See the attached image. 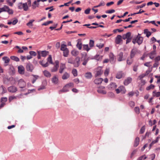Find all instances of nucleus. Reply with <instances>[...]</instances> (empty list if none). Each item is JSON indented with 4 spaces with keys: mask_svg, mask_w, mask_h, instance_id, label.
Listing matches in <instances>:
<instances>
[{
    "mask_svg": "<svg viewBox=\"0 0 160 160\" xmlns=\"http://www.w3.org/2000/svg\"><path fill=\"white\" fill-rule=\"evenodd\" d=\"M143 40V38L141 37L140 35L138 34L136 37L133 39L132 42L134 44L136 43H137L139 45L142 43Z\"/></svg>",
    "mask_w": 160,
    "mask_h": 160,
    "instance_id": "1",
    "label": "nucleus"
},
{
    "mask_svg": "<svg viewBox=\"0 0 160 160\" xmlns=\"http://www.w3.org/2000/svg\"><path fill=\"white\" fill-rule=\"evenodd\" d=\"M18 7L19 9H23L25 11H27L28 9V4L26 2L23 3H19L18 4Z\"/></svg>",
    "mask_w": 160,
    "mask_h": 160,
    "instance_id": "2",
    "label": "nucleus"
},
{
    "mask_svg": "<svg viewBox=\"0 0 160 160\" xmlns=\"http://www.w3.org/2000/svg\"><path fill=\"white\" fill-rule=\"evenodd\" d=\"M33 69V66L31 63L28 62L26 64V69L27 71L32 72Z\"/></svg>",
    "mask_w": 160,
    "mask_h": 160,
    "instance_id": "3",
    "label": "nucleus"
},
{
    "mask_svg": "<svg viewBox=\"0 0 160 160\" xmlns=\"http://www.w3.org/2000/svg\"><path fill=\"white\" fill-rule=\"evenodd\" d=\"M80 58L78 57H77L74 60L73 65L74 67H78L80 64Z\"/></svg>",
    "mask_w": 160,
    "mask_h": 160,
    "instance_id": "4",
    "label": "nucleus"
},
{
    "mask_svg": "<svg viewBox=\"0 0 160 160\" xmlns=\"http://www.w3.org/2000/svg\"><path fill=\"white\" fill-rule=\"evenodd\" d=\"M18 85L20 88H23L25 87L26 83L23 79H21L18 81Z\"/></svg>",
    "mask_w": 160,
    "mask_h": 160,
    "instance_id": "5",
    "label": "nucleus"
},
{
    "mask_svg": "<svg viewBox=\"0 0 160 160\" xmlns=\"http://www.w3.org/2000/svg\"><path fill=\"white\" fill-rule=\"evenodd\" d=\"M8 90L10 92L13 93L16 92L18 89L17 87L14 86H11L9 87L8 88Z\"/></svg>",
    "mask_w": 160,
    "mask_h": 160,
    "instance_id": "6",
    "label": "nucleus"
},
{
    "mask_svg": "<svg viewBox=\"0 0 160 160\" xmlns=\"http://www.w3.org/2000/svg\"><path fill=\"white\" fill-rule=\"evenodd\" d=\"M18 72L21 74H23L25 72L24 67L22 65L18 67Z\"/></svg>",
    "mask_w": 160,
    "mask_h": 160,
    "instance_id": "7",
    "label": "nucleus"
},
{
    "mask_svg": "<svg viewBox=\"0 0 160 160\" xmlns=\"http://www.w3.org/2000/svg\"><path fill=\"white\" fill-rule=\"evenodd\" d=\"M103 71L102 70L101 68L100 67H98L97 68L95 76V77H97L98 76L101 75Z\"/></svg>",
    "mask_w": 160,
    "mask_h": 160,
    "instance_id": "8",
    "label": "nucleus"
},
{
    "mask_svg": "<svg viewBox=\"0 0 160 160\" xmlns=\"http://www.w3.org/2000/svg\"><path fill=\"white\" fill-rule=\"evenodd\" d=\"M104 88V86H100L98 88L97 90V91L99 93H101L103 94H106V92L103 90V89Z\"/></svg>",
    "mask_w": 160,
    "mask_h": 160,
    "instance_id": "9",
    "label": "nucleus"
},
{
    "mask_svg": "<svg viewBox=\"0 0 160 160\" xmlns=\"http://www.w3.org/2000/svg\"><path fill=\"white\" fill-rule=\"evenodd\" d=\"M138 52V50L136 48H134L132 49L130 53V58H133Z\"/></svg>",
    "mask_w": 160,
    "mask_h": 160,
    "instance_id": "10",
    "label": "nucleus"
},
{
    "mask_svg": "<svg viewBox=\"0 0 160 160\" xmlns=\"http://www.w3.org/2000/svg\"><path fill=\"white\" fill-rule=\"evenodd\" d=\"M52 82L54 84H57L58 83V78L57 75L54 76L52 78Z\"/></svg>",
    "mask_w": 160,
    "mask_h": 160,
    "instance_id": "11",
    "label": "nucleus"
},
{
    "mask_svg": "<svg viewBox=\"0 0 160 160\" xmlns=\"http://www.w3.org/2000/svg\"><path fill=\"white\" fill-rule=\"evenodd\" d=\"M109 60L110 62L112 63H113L114 62L115 58L113 54L112 53H110L109 54Z\"/></svg>",
    "mask_w": 160,
    "mask_h": 160,
    "instance_id": "12",
    "label": "nucleus"
},
{
    "mask_svg": "<svg viewBox=\"0 0 160 160\" xmlns=\"http://www.w3.org/2000/svg\"><path fill=\"white\" fill-rule=\"evenodd\" d=\"M118 61L120 62L125 59V58L123 57V53L122 52H120L118 55Z\"/></svg>",
    "mask_w": 160,
    "mask_h": 160,
    "instance_id": "13",
    "label": "nucleus"
},
{
    "mask_svg": "<svg viewBox=\"0 0 160 160\" xmlns=\"http://www.w3.org/2000/svg\"><path fill=\"white\" fill-rule=\"evenodd\" d=\"M66 68V65L65 64L61 63L60 64V68L59 69V72L62 73L63 70Z\"/></svg>",
    "mask_w": 160,
    "mask_h": 160,
    "instance_id": "14",
    "label": "nucleus"
},
{
    "mask_svg": "<svg viewBox=\"0 0 160 160\" xmlns=\"http://www.w3.org/2000/svg\"><path fill=\"white\" fill-rule=\"evenodd\" d=\"M69 74L66 72H65L62 75V78L63 80H65L68 79L69 78Z\"/></svg>",
    "mask_w": 160,
    "mask_h": 160,
    "instance_id": "15",
    "label": "nucleus"
},
{
    "mask_svg": "<svg viewBox=\"0 0 160 160\" xmlns=\"http://www.w3.org/2000/svg\"><path fill=\"white\" fill-rule=\"evenodd\" d=\"M43 73L44 76L48 78H49L51 76V73L48 71L45 70L42 72Z\"/></svg>",
    "mask_w": 160,
    "mask_h": 160,
    "instance_id": "16",
    "label": "nucleus"
},
{
    "mask_svg": "<svg viewBox=\"0 0 160 160\" xmlns=\"http://www.w3.org/2000/svg\"><path fill=\"white\" fill-rule=\"evenodd\" d=\"M132 81V78L130 77H128L126 79L124 82V84L125 85H127L129 84Z\"/></svg>",
    "mask_w": 160,
    "mask_h": 160,
    "instance_id": "17",
    "label": "nucleus"
},
{
    "mask_svg": "<svg viewBox=\"0 0 160 160\" xmlns=\"http://www.w3.org/2000/svg\"><path fill=\"white\" fill-rule=\"evenodd\" d=\"M103 80L102 78H97L94 80V82L95 84H99L102 82Z\"/></svg>",
    "mask_w": 160,
    "mask_h": 160,
    "instance_id": "18",
    "label": "nucleus"
},
{
    "mask_svg": "<svg viewBox=\"0 0 160 160\" xmlns=\"http://www.w3.org/2000/svg\"><path fill=\"white\" fill-rule=\"evenodd\" d=\"M39 2H38V0L37 1H34L32 5V8L33 9H35L36 7H38L39 5Z\"/></svg>",
    "mask_w": 160,
    "mask_h": 160,
    "instance_id": "19",
    "label": "nucleus"
},
{
    "mask_svg": "<svg viewBox=\"0 0 160 160\" xmlns=\"http://www.w3.org/2000/svg\"><path fill=\"white\" fill-rule=\"evenodd\" d=\"M139 140L140 139L138 137H137L135 138L133 145L134 147H136L139 144Z\"/></svg>",
    "mask_w": 160,
    "mask_h": 160,
    "instance_id": "20",
    "label": "nucleus"
},
{
    "mask_svg": "<svg viewBox=\"0 0 160 160\" xmlns=\"http://www.w3.org/2000/svg\"><path fill=\"white\" fill-rule=\"evenodd\" d=\"M122 37L120 35H118L116 38V42L117 44H118L120 43L121 41Z\"/></svg>",
    "mask_w": 160,
    "mask_h": 160,
    "instance_id": "21",
    "label": "nucleus"
},
{
    "mask_svg": "<svg viewBox=\"0 0 160 160\" xmlns=\"http://www.w3.org/2000/svg\"><path fill=\"white\" fill-rule=\"evenodd\" d=\"M2 60L4 61L5 63L7 64L5 66L8 65V63L10 61L9 58L7 57H4L2 58Z\"/></svg>",
    "mask_w": 160,
    "mask_h": 160,
    "instance_id": "22",
    "label": "nucleus"
},
{
    "mask_svg": "<svg viewBox=\"0 0 160 160\" xmlns=\"http://www.w3.org/2000/svg\"><path fill=\"white\" fill-rule=\"evenodd\" d=\"M123 77V73L122 72H119L117 73L116 77L118 79H120Z\"/></svg>",
    "mask_w": 160,
    "mask_h": 160,
    "instance_id": "23",
    "label": "nucleus"
},
{
    "mask_svg": "<svg viewBox=\"0 0 160 160\" xmlns=\"http://www.w3.org/2000/svg\"><path fill=\"white\" fill-rule=\"evenodd\" d=\"M119 88L120 89L121 92L122 94H124L126 92V90L125 87L123 86H121L119 87Z\"/></svg>",
    "mask_w": 160,
    "mask_h": 160,
    "instance_id": "24",
    "label": "nucleus"
},
{
    "mask_svg": "<svg viewBox=\"0 0 160 160\" xmlns=\"http://www.w3.org/2000/svg\"><path fill=\"white\" fill-rule=\"evenodd\" d=\"M92 75L90 72H88L85 73V77L87 79H90L92 77Z\"/></svg>",
    "mask_w": 160,
    "mask_h": 160,
    "instance_id": "25",
    "label": "nucleus"
},
{
    "mask_svg": "<svg viewBox=\"0 0 160 160\" xmlns=\"http://www.w3.org/2000/svg\"><path fill=\"white\" fill-rule=\"evenodd\" d=\"M72 55L74 56H76L79 54V52L76 50H73L71 52Z\"/></svg>",
    "mask_w": 160,
    "mask_h": 160,
    "instance_id": "26",
    "label": "nucleus"
},
{
    "mask_svg": "<svg viewBox=\"0 0 160 160\" xmlns=\"http://www.w3.org/2000/svg\"><path fill=\"white\" fill-rule=\"evenodd\" d=\"M69 51L68 49H66L63 51V55L65 57H67L68 55Z\"/></svg>",
    "mask_w": 160,
    "mask_h": 160,
    "instance_id": "27",
    "label": "nucleus"
},
{
    "mask_svg": "<svg viewBox=\"0 0 160 160\" xmlns=\"http://www.w3.org/2000/svg\"><path fill=\"white\" fill-rule=\"evenodd\" d=\"M8 9V6L5 5L3 7L0 8V13L3 12H6L7 9Z\"/></svg>",
    "mask_w": 160,
    "mask_h": 160,
    "instance_id": "28",
    "label": "nucleus"
},
{
    "mask_svg": "<svg viewBox=\"0 0 160 160\" xmlns=\"http://www.w3.org/2000/svg\"><path fill=\"white\" fill-rule=\"evenodd\" d=\"M144 33L146 35V36L148 37H149L151 34V32L148 31V29H145L144 30Z\"/></svg>",
    "mask_w": 160,
    "mask_h": 160,
    "instance_id": "29",
    "label": "nucleus"
},
{
    "mask_svg": "<svg viewBox=\"0 0 160 160\" xmlns=\"http://www.w3.org/2000/svg\"><path fill=\"white\" fill-rule=\"evenodd\" d=\"M83 50H85L87 51H89L90 49V48L89 47L88 44L83 45Z\"/></svg>",
    "mask_w": 160,
    "mask_h": 160,
    "instance_id": "30",
    "label": "nucleus"
},
{
    "mask_svg": "<svg viewBox=\"0 0 160 160\" xmlns=\"http://www.w3.org/2000/svg\"><path fill=\"white\" fill-rule=\"evenodd\" d=\"M89 60V58H86V57L85 56L83 60V62L82 63V65L84 66L86 65L88 62Z\"/></svg>",
    "mask_w": 160,
    "mask_h": 160,
    "instance_id": "31",
    "label": "nucleus"
},
{
    "mask_svg": "<svg viewBox=\"0 0 160 160\" xmlns=\"http://www.w3.org/2000/svg\"><path fill=\"white\" fill-rule=\"evenodd\" d=\"M48 52L46 51H41V54H42V57H46L48 55Z\"/></svg>",
    "mask_w": 160,
    "mask_h": 160,
    "instance_id": "32",
    "label": "nucleus"
},
{
    "mask_svg": "<svg viewBox=\"0 0 160 160\" xmlns=\"http://www.w3.org/2000/svg\"><path fill=\"white\" fill-rule=\"evenodd\" d=\"M10 58L12 60L16 62H18L19 61V58L18 57L15 56H11L10 57Z\"/></svg>",
    "mask_w": 160,
    "mask_h": 160,
    "instance_id": "33",
    "label": "nucleus"
},
{
    "mask_svg": "<svg viewBox=\"0 0 160 160\" xmlns=\"http://www.w3.org/2000/svg\"><path fill=\"white\" fill-rule=\"evenodd\" d=\"M77 47L79 50H81L82 48V43L80 41H78L77 44Z\"/></svg>",
    "mask_w": 160,
    "mask_h": 160,
    "instance_id": "34",
    "label": "nucleus"
},
{
    "mask_svg": "<svg viewBox=\"0 0 160 160\" xmlns=\"http://www.w3.org/2000/svg\"><path fill=\"white\" fill-rule=\"evenodd\" d=\"M116 87V84L115 83H112L109 85V88L111 89L115 88Z\"/></svg>",
    "mask_w": 160,
    "mask_h": 160,
    "instance_id": "35",
    "label": "nucleus"
},
{
    "mask_svg": "<svg viewBox=\"0 0 160 160\" xmlns=\"http://www.w3.org/2000/svg\"><path fill=\"white\" fill-rule=\"evenodd\" d=\"M43 61H40L39 62V63L42 66V67H48V62H47L45 64H43Z\"/></svg>",
    "mask_w": 160,
    "mask_h": 160,
    "instance_id": "36",
    "label": "nucleus"
},
{
    "mask_svg": "<svg viewBox=\"0 0 160 160\" xmlns=\"http://www.w3.org/2000/svg\"><path fill=\"white\" fill-rule=\"evenodd\" d=\"M18 97L14 96H12L9 97L8 100L9 102H11L14 99H16Z\"/></svg>",
    "mask_w": 160,
    "mask_h": 160,
    "instance_id": "37",
    "label": "nucleus"
},
{
    "mask_svg": "<svg viewBox=\"0 0 160 160\" xmlns=\"http://www.w3.org/2000/svg\"><path fill=\"white\" fill-rule=\"evenodd\" d=\"M153 96L157 97L160 96V92H156V91H154L153 92Z\"/></svg>",
    "mask_w": 160,
    "mask_h": 160,
    "instance_id": "38",
    "label": "nucleus"
},
{
    "mask_svg": "<svg viewBox=\"0 0 160 160\" xmlns=\"http://www.w3.org/2000/svg\"><path fill=\"white\" fill-rule=\"evenodd\" d=\"M66 47V45L65 44H62L61 45L60 50L63 51H64V50H66V49H68V48H67Z\"/></svg>",
    "mask_w": 160,
    "mask_h": 160,
    "instance_id": "39",
    "label": "nucleus"
},
{
    "mask_svg": "<svg viewBox=\"0 0 160 160\" xmlns=\"http://www.w3.org/2000/svg\"><path fill=\"white\" fill-rule=\"evenodd\" d=\"M58 67L55 66L54 67L51 69V71L52 72H56L58 68Z\"/></svg>",
    "mask_w": 160,
    "mask_h": 160,
    "instance_id": "40",
    "label": "nucleus"
},
{
    "mask_svg": "<svg viewBox=\"0 0 160 160\" xmlns=\"http://www.w3.org/2000/svg\"><path fill=\"white\" fill-rule=\"evenodd\" d=\"M34 20L32 19L30 20L29 22L27 23V26H33L32 22L34 21Z\"/></svg>",
    "mask_w": 160,
    "mask_h": 160,
    "instance_id": "41",
    "label": "nucleus"
},
{
    "mask_svg": "<svg viewBox=\"0 0 160 160\" xmlns=\"http://www.w3.org/2000/svg\"><path fill=\"white\" fill-rule=\"evenodd\" d=\"M72 73L75 77H76L78 75L77 71L76 69H73L72 71Z\"/></svg>",
    "mask_w": 160,
    "mask_h": 160,
    "instance_id": "42",
    "label": "nucleus"
},
{
    "mask_svg": "<svg viewBox=\"0 0 160 160\" xmlns=\"http://www.w3.org/2000/svg\"><path fill=\"white\" fill-rule=\"evenodd\" d=\"M47 62H49L51 64H52V58L51 55H49L48 57L47 58Z\"/></svg>",
    "mask_w": 160,
    "mask_h": 160,
    "instance_id": "43",
    "label": "nucleus"
},
{
    "mask_svg": "<svg viewBox=\"0 0 160 160\" xmlns=\"http://www.w3.org/2000/svg\"><path fill=\"white\" fill-rule=\"evenodd\" d=\"M67 88L68 87H66V86L65 85L62 90L60 91V92H65L68 91V90Z\"/></svg>",
    "mask_w": 160,
    "mask_h": 160,
    "instance_id": "44",
    "label": "nucleus"
},
{
    "mask_svg": "<svg viewBox=\"0 0 160 160\" xmlns=\"http://www.w3.org/2000/svg\"><path fill=\"white\" fill-rule=\"evenodd\" d=\"M68 63L73 64L74 59L73 58H71L68 59Z\"/></svg>",
    "mask_w": 160,
    "mask_h": 160,
    "instance_id": "45",
    "label": "nucleus"
},
{
    "mask_svg": "<svg viewBox=\"0 0 160 160\" xmlns=\"http://www.w3.org/2000/svg\"><path fill=\"white\" fill-rule=\"evenodd\" d=\"M102 56H100L98 55H96L94 57V59L97 60H101L102 59Z\"/></svg>",
    "mask_w": 160,
    "mask_h": 160,
    "instance_id": "46",
    "label": "nucleus"
},
{
    "mask_svg": "<svg viewBox=\"0 0 160 160\" xmlns=\"http://www.w3.org/2000/svg\"><path fill=\"white\" fill-rule=\"evenodd\" d=\"M155 86L152 85L151 84L148 87H147L146 89L147 90H149L151 89H153L154 88Z\"/></svg>",
    "mask_w": 160,
    "mask_h": 160,
    "instance_id": "47",
    "label": "nucleus"
},
{
    "mask_svg": "<svg viewBox=\"0 0 160 160\" xmlns=\"http://www.w3.org/2000/svg\"><path fill=\"white\" fill-rule=\"evenodd\" d=\"M6 12H7L9 14H12L13 13V10L10 9L8 7V9H7Z\"/></svg>",
    "mask_w": 160,
    "mask_h": 160,
    "instance_id": "48",
    "label": "nucleus"
},
{
    "mask_svg": "<svg viewBox=\"0 0 160 160\" xmlns=\"http://www.w3.org/2000/svg\"><path fill=\"white\" fill-rule=\"evenodd\" d=\"M155 54V51H154L151 53L150 54V56L149 58L151 59H153L154 58V55Z\"/></svg>",
    "mask_w": 160,
    "mask_h": 160,
    "instance_id": "49",
    "label": "nucleus"
},
{
    "mask_svg": "<svg viewBox=\"0 0 160 160\" xmlns=\"http://www.w3.org/2000/svg\"><path fill=\"white\" fill-rule=\"evenodd\" d=\"M133 61L132 58H130V59H128L127 60V64L128 65H130L132 63Z\"/></svg>",
    "mask_w": 160,
    "mask_h": 160,
    "instance_id": "50",
    "label": "nucleus"
},
{
    "mask_svg": "<svg viewBox=\"0 0 160 160\" xmlns=\"http://www.w3.org/2000/svg\"><path fill=\"white\" fill-rule=\"evenodd\" d=\"M145 126H142L140 130V133L141 134L143 133L145 131Z\"/></svg>",
    "mask_w": 160,
    "mask_h": 160,
    "instance_id": "51",
    "label": "nucleus"
},
{
    "mask_svg": "<svg viewBox=\"0 0 160 160\" xmlns=\"http://www.w3.org/2000/svg\"><path fill=\"white\" fill-rule=\"evenodd\" d=\"M109 72V68H106L104 72V75L105 76H107Z\"/></svg>",
    "mask_w": 160,
    "mask_h": 160,
    "instance_id": "52",
    "label": "nucleus"
},
{
    "mask_svg": "<svg viewBox=\"0 0 160 160\" xmlns=\"http://www.w3.org/2000/svg\"><path fill=\"white\" fill-rule=\"evenodd\" d=\"M147 158V157L145 156V155L139 157L137 160H142V159H145Z\"/></svg>",
    "mask_w": 160,
    "mask_h": 160,
    "instance_id": "53",
    "label": "nucleus"
},
{
    "mask_svg": "<svg viewBox=\"0 0 160 160\" xmlns=\"http://www.w3.org/2000/svg\"><path fill=\"white\" fill-rule=\"evenodd\" d=\"M129 104L130 106L132 108L135 105L134 102L132 101L130 102L129 103Z\"/></svg>",
    "mask_w": 160,
    "mask_h": 160,
    "instance_id": "54",
    "label": "nucleus"
},
{
    "mask_svg": "<svg viewBox=\"0 0 160 160\" xmlns=\"http://www.w3.org/2000/svg\"><path fill=\"white\" fill-rule=\"evenodd\" d=\"M134 110L135 112L138 114L140 112V109L138 107H135L134 108Z\"/></svg>",
    "mask_w": 160,
    "mask_h": 160,
    "instance_id": "55",
    "label": "nucleus"
},
{
    "mask_svg": "<svg viewBox=\"0 0 160 160\" xmlns=\"http://www.w3.org/2000/svg\"><path fill=\"white\" fill-rule=\"evenodd\" d=\"M94 41L92 40H90L89 45L90 47H92L93 46Z\"/></svg>",
    "mask_w": 160,
    "mask_h": 160,
    "instance_id": "56",
    "label": "nucleus"
},
{
    "mask_svg": "<svg viewBox=\"0 0 160 160\" xmlns=\"http://www.w3.org/2000/svg\"><path fill=\"white\" fill-rule=\"evenodd\" d=\"M29 53L30 54V55H31V56H35L37 55L36 53L34 51H30L29 52Z\"/></svg>",
    "mask_w": 160,
    "mask_h": 160,
    "instance_id": "57",
    "label": "nucleus"
},
{
    "mask_svg": "<svg viewBox=\"0 0 160 160\" xmlns=\"http://www.w3.org/2000/svg\"><path fill=\"white\" fill-rule=\"evenodd\" d=\"M115 10L114 9L109 10L106 11V13H112L115 12Z\"/></svg>",
    "mask_w": 160,
    "mask_h": 160,
    "instance_id": "58",
    "label": "nucleus"
},
{
    "mask_svg": "<svg viewBox=\"0 0 160 160\" xmlns=\"http://www.w3.org/2000/svg\"><path fill=\"white\" fill-rule=\"evenodd\" d=\"M66 87H67L68 88L69 87H72L74 86V84L70 82L69 83L66 85Z\"/></svg>",
    "mask_w": 160,
    "mask_h": 160,
    "instance_id": "59",
    "label": "nucleus"
},
{
    "mask_svg": "<svg viewBox=\"0 0 160 160\" xmlns=\"http://www.w3.org/2000/svg\"><path fill=\"white\" fill-rule=\"evenodd\" d=\"M145 75H146L145 74H142L138 76V79L140 80H142V78H143L145 76Z\"/></svg>",
    "mask_w": 160,
    "mask_h": 160,
    "instance_id": "60",
    "label": "nucleus"
},
{
    "mask_svg": "<svg viewBox=\"0 0 160 160\" xmlns=\"http://www.w3.org/2000/svg\"><path fill=\"white\" fill-rule=\"evenodd\" d=\"M96 46L99 48H101L103 47L104 45L103 44L99 43L97 44Z\"/></svg>",
    "mask_w": 160,
    "mask_h": 160,
    "instance_id": "61",
    "label": "nucleus"
},
{
    "mask_svg": "<svg viewBox=\"0 0 160 160\" xmlns=\"http://www.w3.org/2000/svg\"><path fill=\"white\" fill-rule=\"evenodd\" d=\"M0 88L2 90V92L3 93H5L6 92V88L3 87V86L2 85L0 87Z\"/></svg>",
    "mask_w": 160,
    "mask_h": 160,
    "instance_id": "62",
    "label": "nucleus"
},
{
    "mask_svg": "<svg viewBox=\"0 0 160 160\" xmlns=\"http://www.w3.org/2000/svg\"><path fill=\"white\" fill-rule=\"evenodd\" d=\"M91 9L90 8H88L86 9L84 11V13L87 14H89L90 13Z\"/></svg>",
    "mask_w": 160,
    "mask_h": 160,
    "instance_id": "63",
    "label": "nucleus"
},
{
    "mask_svg": "<svg viewBox=\"0 0 160 160\" xmlns=\"http://www.w3.org/2000/svg\"><path fill=\"white\" fill-rule=\"evenodd\" d=\"M155 77L156 78H157L158 79L157 83H159L160 82V76H158L156 75Z\"/></svg>",
    "mask_w": 160,
    "mask_h": 160,
    "instance_id": "64",
    "label": "nucleus"
}]
</instances>
